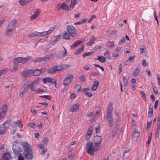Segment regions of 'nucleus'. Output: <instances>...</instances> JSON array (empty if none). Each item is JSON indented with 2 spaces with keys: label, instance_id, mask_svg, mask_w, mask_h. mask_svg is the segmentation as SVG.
<instances>
[{
  "label": "nucleus",
  "instance_id": "nucleus-4",
  "mask_svg": "<svg viewBox=\"0 0 160 160\" xmlns=\"http://www.w3.org/2000/svg\"><path fill=\"white\" fill-rule=\"evenodd\" d=\"M20 141H16L13 143L12 148L15 154H18L22 151V149L20 147Z\"/></svg>",
  "mask_w": 160,
  "mask_h": 160
},
{
  "label": "nucleus",
  "instance_id": "nucleus-12",
  "mask_svg": "<svg viewBox=\"0 0 160 160\" xmlns=\"http://www.w3.org/2000/svg\"><path fill=\"white\" fill-rule=\"evenodd\" d=\"M21 144L24 149V151H31L32 149L30 147V145L27 142H22Z\"/></svg>",
  "mask_w": 160,
  "mask_h": 160
},
{
  "label": "nucleus",
  "instance_id": "nucleus-59",
  "mask_svg": "<svg viewBox=\"0 0 160 160\" xmlns=\"http://www.w3.org/2000/svg\"><path fill=\"white\" fill-rule=\"evenodd\" d=\"M100 126L99 125H98L95 128V129L96 132L97 133H98L100 131Z\"/></svg>",
  "mask_w": 160,
  "mask_h": 160
},
{
  "label": "nucleus",
  "instance_id": "nucleus-42",
  "mask_svg": "<svg viewBox=\"0 0 160 160\" xmlns=\"http://www.w3.org/2000/svg\"><path fill=\"white\" fill-rule=\"evenodd\" d=\"M140 70V69L138 68H137L135 69L133 72V75L135 76H137Z\"/></svg>",
  "mask_w": 160,
  "mask_h": 160
},
{
  "label": "nucleus",
  "instance_id": "nucleus-55",
  "mask_svg": "<svg viewBox=\"0 0 160 160\" xmlns=\"http://www.w3.org/2000/svg\"><path fill=\"white\" fill-rule=\"evenodd\" d=\"M39 36H45L47 35L46 31L40 32H39Z\"/></svg>",
  "mask_w": 160,
  "mask_h": 160
},
{
  "label": "nucleus",
  "instance_id": "nucleus-15",
  "mask_svg": "<svg viewBox=\"0 0 160 160\" xmlns=\"http://www.w3.org/2000/svg\"><path fill=\"white\" fill-rule=\"evenodd\" d=\"M112 106V102H110L109 104L107 110V116H112V112L113 111Z\"/></svg>",
  "mask_w": 160,
  "mask_h": 160
},
{
  "label": "nucleus",
  "instance_id": "nucleus-33",
  "mask_svg": "<svg viewBox=\"0 0 160 160\" xmlns=\"http://www.w3.org/2000/svg\"><path fill=\"white\" fill-rule=\"evenodd\" d=\"M84 48V45H82L81 48L78 49L77 51L75 52V54L78 55L80 52L83 51Z\"/></svg>",
  "mask_w": 160,
  "mask_h": 160
},
{
  "label": "nucleus",
  "instance_id": "nucleus-51",
  "mask_svg": "<svg viewBox=\"0 0 160 160\" xmlns=\"http://www.w3.org/2000/svg\"><path fill=\"white\" fill-rule=\"evenodd\" d=\"M119 55V53L117 52H113L112 53V57L114 58L118 57Z\"/></svg>",
  "mask_w": 160,
  "mask_h": 160
},
{
  "label": "nucleus",
  "instance_id": "nucleus-26",
  "mask_svg": "<svg viewBox=\"0 0 160 160\" xmlns=\"http://www.w3.org/2000/svg\"><path fill=\"white\" fill-rule=\"evenodd\" d=\"M96 39V38L94 36H92L91 38L90 39V41L87 42L86 44L87 45L90 46L92 44H93L94 42V41Z\"/></svg>",
  "mask_w": 160,
  "mask_h": 160
},
{
  "label": "nucleus",
  "instance_id": "nucleus-64",
  "mask_svg": "<svg viewBox=\"0 0 160 160\" xmlns=\"http://www.w3.org/2000/svg\"><path fill=\"white\" fill-rule=\"evenodd\" d=\"M158 100H156L155 102V103L154 104V109H156L157 108V106L158 105Z\"/></svg>",
  "mask_w": 160,
  "mask_h": 160
},
{
  "label": "nucleus",
  "instance_id": "nucleus-18",
  "mask_svg": "<svg viewBox=\"0 0 160 160\" xmlns=\"http://www.w3.org/2000/svg\"><path fill=\"white\" fill-rule=\"evenodd\" d=\"M62 9L63 10H65L66 11H69L70 10V8L69 6L65 3H62L61 5L59 8L57 9V10H58L59 9Z\"/></svg>",
  "mask_w": 160,
  "mask_h": 160
},
{
  "label": "nucleus",
  "instance_id": "nucleus-56",
  "mask_svg": "<svg viewBox=\"0 0 160 160\" xmlns=\"http://www.w3.org/2000/svg\"><path fill=\"white\" fill-rule=\"evenodd\" d=\"M75 88L77 91H79L81 89V86L79 84H77L75 86Z\"/></svg>",
  "mask_w": 160,
  "mask_h": 160
},
{
  "label": "nucleus",
  "instance_id": "nucleus-28",
  "mask_svg": "<svg viewBox=\"0 0 160 160\" xmlns=\"http://www.w3.org/2000/svg\"><path fill=\"white\" fill-rule=\"evenodd\" d=\"M82 42V41L77 40L72 45L70 46L71 48L73 49L74 48L78 46Z\"/></svg>",
  "mask_w": 160,
  "mask_h": 160
},
{
  "label": "nucleus",
  "instance_id": "nucleus-13",
  "mask_svg": "<svg viewBox=\"0 0 160 160\" xmlns=\"http://www.w3.org/2000/svg\"><path fill=\"white\" fill-rule=\"evenodd\" d=\"M32 58V57L31 56H28L25 58H17L19 63H24L28 62L31 60Z\"/></svg>",
  "mask_w": 160,
  "mask_h": 160
},
{
  "label": "nucleus",
  "instance_id": "nucleus-5",
  "mask_svg": "<svg viewBox=\"0 0 160 160\" xmlns=\"http://www.w3.org/2000/svg\"><path fill=\"white\" fill-rule=\"evenodd\" d=\"M67 32L72 37H74L76 36L77 30L76 28L72 25H68L66 27Z\"/></svg>",
  "mask_w": 160,
  "mask_h": 160
},
{
  "label": "nucleus",
  "instance_id": "nucleus-20",
  "mask_svg": "<svg viewBox=\"0 0 160 160\" xmlns=\"http://www.w3.org/2000/svg\"><path fill=\"white\" fill-rule=\"evenodd\" d=\"M79 107V105L77 103L72 105L70 109V111L73 112H76L78 110Z\"/></svg>",
  "mask_w": 160,
  "mask_h": 160
},
{
  "label": "nucleus",
  "instance_id": "nucleus-23",
  "mask_svg": "<svg viewBox=\"0 0 160 160\" xmlns=\"http://www.w3.org/2000/svg\"><path fill=\"white\" fill-rule=\"evenodd\" d=\"M99 84V82L97 81H95L94 82L93 84L92 85V87L91 88V90L92 91L96 90Z\"/></svg>",
  "mask_w": 160,
  "mask_h": 160
},
{
  "label": "nucleus",
  "instance_id": "nucleus-52",
  "mask_svg": "<svg viewBox=\"0 0 160 160\" xmlns=\"http://www.w3.org/2000/svg\"><path fill=\"white\" fill-rule=\"evenodd\" d=\"M92 53V52H84L82 55L83 58H84L85 57L89 56V55L91 54Z\"/></svg>",
  "mask_w": 160,
  "mask_h": 160
},
{
  "label": "nucleus",
  "instance_id": "nucleus-47",
  "mask_svg": "<svg viewBox=\"0 0 160 160\" xmlns=\"http://www.w3.org/2000/svg\"><path fill=\"white\" fill-rule=\"evenodd\" d=\"M47 72L48 73L53 74L55 73L54 69L52 67V68L48 69L47 71Z\"/></svg>",
  "mask_w": 160,
  "mask_h": 160
},
{
  "label": "nucleus",
  "instance_id": "nucleus-21",
  "mask_svg": "<svg viewBox=\"0 0 160 160\" xmlns=\"http://www.w3.org/2000/svg\"><path fill=\"white\" fill-rule=\"evenodd\" d=\"M82 92L88 97H91L92 96V93L90 92V89L89 88H84Z\"/></svg>",
  "mask_w": 160,
  "mask_h": 160
},
{
  "label": "nucleus",
  "instance_id": "nucleus-24",
  "mask_svg": "<svg viewBox=\"0 0 160 160\" xmlns=\"http://www.w3.org/2000/svg\"><path fill=\"white\" fill-rule=\"evenodd\" d=\"M39 32L37 31H35L33 32L28 35V38H32L34 37L39 36Z\"/></svg>",
  "mask_w": 160,
  "mask_h": 160
},
{
  "label": "nucleus",
  "instance_id": "nucleus-38",
  "mask_svg": "<svg viewBox=\"0 0 160 160\" xmlns=\"http://www.w3.org/2000/svg\"><path fill=\"white\" fill-rule=\"evenodd\" d=\"M53 68L54 69V70L55 71V73L57 71H61L62 70V67L60 66H54L53 67Z\"/></svg>",
  "mask_w": 160,
  "mask_h": 160
},
{
  "label": "nucleus",
  "instance_id": "nucleus-14",
  "mask_svg": "<svg viewBox=\"0 0 160 160\" xmlns=\"http://www.w3.org/2000/svg\"><path fill=\"white\" fill-rule=\"evenodd\" d=\"M42 81L44 83H46L47 82L49 83H52L55 85V86H56L57 83L56 81L53 78H45L42 79Z\"/></svg>",
  "mask_w": 160,
  "mask_h": 160
},
{
  "label": "nucleus",
  "instance_id": "nucleus-58",
  "mask_svg": "<svg viewBox=\"0 0 160 160\" xmlns=\"http://www.w3.org/2000/svg\"><path fill=\"white\" fill-rule=\"evenodd\" d=\"M41 97L47 99L48 100H50L51 98V97L49 95H45L42 96H41Z\"/></svg>",
  "mask_w": 160,
  "mask_h": 160
},
{
  "label": "nucleus",
  "instance_id": "nucleus-32",
  "mask_svg": "<svg viewBox=\"0 0 160 160\" xmlns=\"http://www.w3.org/2000/svg\"><path fill=\"white\" fill-rule=\"evenodd\" d=\"M14 123L16 126L20 128H22L23 127V123L20 121L18 120L15 121L14 122Z\"/></svg>",
  "mask_w": 160,
  "mask_h": 160
},
{
  "label": "nucleus",
  "instance_id": "nucleus-6",
  "mask_svg": "<svg viewBox=\"0 0 160 160\" xmlns=\"http://www.w3.org/2000/svg\"><path fill=\"white\" fill-rule=\"evenodd\" d=\"M38 85V83L37 81H36L31 83L29 85V86L31 90L35 92H42V91L39 88L36 89V87Z\"/></svg>",
  "mask_w": 160,
  "mask_h": 160
},
{
  "label": "nucleus",
  "instance_id": "nucleus-19",
  "mask_svg": "<svg viewBox=\"0 0 160 160\" xmlns=\"http://www.w3.org/2000/svg\"><path fill=\"white\" fill-rule=\"evenodd\" d=\"M41 12V10L38 9H37L30 17V19L31 20H33L36 18Z\"/></svg>",
  "mask_w": 160,
  "mask_h": 160
},
{
  "label": "nucleus",
  "instance_id": "nucleus-39",
  "mask_svg": "<svg viewBox=\"0 0 160 160\" xmlns=\"http://www.w3.org/2000/svg\"><path fill=\"white\" fill-rule=\"evenodd\" d=\"M140 133L139 132L134 131L132 134V138H137L139 136Z\"/></svg>",
  "mask_w": 160,
  "mask_h": 160
},
{
  "label": "nucleus",
  "instance_id": "nucleus-17",
  "mask_svg": "<svg viewBox=\"0 0 160 160\" xmlns=\"http://www.w3.org/2000/svg\"><path fill=\"white\" fill-rule=\"evenodd\" d=\"M33 70H30L28 71H24L22 72L21 75L23 77H25L28 76H32Z\"/></svg>",
  "mask_w": 160,
  "mask_h": 160
},
{
  "label": "nucleus",
  "instance_id": "nucleus-37",
  "mask_svg": "<svg viewBox=\"0 0 160 160\" xmlns=\"http://www.w3.org/2000/svg\"><path fill=\"white\" fill-rule=\"evenodd\" d=\"M28 0H19V2L22 6H24L28 3Z\"/></svg>",
  "mask_w": 160,
  "mask_h": 160
},
{
  "label": "nucleus",
  "instance_id": "nucleus-40",
  "mask_svg": "<svg viewBox=\"0 0 160 160\" xmlns=\"http://www.w3.org/2000/svg\"><path fill=\"white\" fill-rule=\"evenodd\" d=\"M153 107L152 106V108H150V107L149 110H148V115L149 117H150L152 116V113H153V109H152Z\"/></svg>",
  "mask_w": 160,
  "mask_h": 160
},
{
  "label": "nucleus",
  "instance_id": "nucleus-25",
  "mask_svg": "<svg viewBox=\"0 0 160 160\" xmlns=\"http://www.w3.org/2000/svg\"><path fill=\"white\" fill-rule=\"evenodd\" d=\"M6 132V129L3 125H0V134L1 135L4 134Z\"/></svg>",
  "mask_w": 160,
  "mask_h": 160
},
{
  "label": "nucleus",
  "instance_id": "nucleus-29",
  "mask_svg": "<svg viewBox=\"0 0 160 160\" xmlns=\"http://www.w3.org/2000/svg\"><path fill=\"white\" fill-rule=\"evenodd\" d=\"M97 58H96L95 60H98L99 62L102 63H103L106 61L105 58L103 56H98Z\"/></svg>",
  "mask_w": 160,
  "mask_h": 160
},
{
  "label": "nucleus",
  "instance_id": "nucleus-44",
  "mask_svg": "<svg viewBox=\"0 0 160 160\" xmlns=\"http://www.w3.org/2000/svg\"><path fill=\"white\" fill-rule=\"evenodd\" d=\"M114 45V42H108L107 46L109 48H112Z\"/></svg>",
  "mask_w": 160,
  "mask_h": 160
},
{
  "label": "nucleus",
  "instance_id": "nucleus-22",
  "mask_svg": "<svg viewBox=\"0 0 160 160\" xmlns=\"http://www.w3.org/2000/svg\"><path fill=\"white\" fill-rule=\"evenodd\" d=\"M11 158L10 154L8 152H4L1 160H9Z\"/></svg>",
  "mask_w": 160,
  "mask_h": 160
},
{
  "label": "nucleus",
  "instance_id": "nucleus-27",
  "mask_svg": "<svg viewBox=\"0 0 160 160\" xmlns=\"http://www.w3.org/2000/svg\"><path fill=\"white\" fill-rule=\"evenodd\" d=\"M108 119V123L110 127H112L113 124V120L112 117V116H107Z\"/></svg>",
  "mask_w": 160,
  "mask_h": 160
},
{
  "label": "nucleus",
  "instance_id": "nucleus-46",
  "mask_svg": "<svg viewBox=\"0 0 160 160\" xmlns=\"http://www.w3.org/2000/svg\"><path fill=\"white\" fill-rule=\"evenodd\" d=\"M152 133L150 134V136L148 137V139L146 143L147 146H148L151 140Z\"/></svg>",
  "mask_w": 160,
  "mask_h": 160
},
{
  "label": "nucleus",
  "instance_id": "nucleus-8",
  "mask_svg": "<svg viewBox=\"0 0 160 160\" xmlns=\"http://www.w3.org/2000/svg\"><path fill=\"white\" fill-rule=\"evenodd\" d=\"M23 156L27 160H32L33 158V153L32 150L24 152Z\"/></svg>",
  "mask_w": 160,
  "mask_h": 160
},
{
  "label": "nucleus",
  "instance_id": "nucleus-1",
  "mask_svg": "<svg viewBox=\"0 0 160 160\" xmlns=\"http://www.w3.org/2000/svg\"><path fill=\"white\" fill-rule=\"evenodd\" d=\"M102 141V137L100 136H96L94 138V142H88L86 144V149L87 153L93 156L94 152L98 151L100 148V143Z\"/></svg>",
  "mask_w": 160,
  "mask_h": 160
},
{
  "label": "nucleus",
  "instance_id": "nucleus-60",
  "mask_svg": "<svg viewBox=\"0 0 160 160\" xmlns=\"http://www.w3.org/2000/svg\"><path fill=\"white\" fill-rule=\"evenodd\" d=\"M123 81L124 85L126 86L127 84V81L125 76H123Z\"/></svg>",
  "mask_w": 160,
  "mask_h": 160
},
{
  "label": "nucleus",
  "instance_id": "nucleus-41",
  "mask_svg": "<svg viewBox=\"0 0 160 160\" xmlns=\"http://www.w3.org/2000/svg\"><path fill=\"white\" fill-rule=\"evenodd\" d=\"M54 30V27H51L49 28L48 31H46L47 35L50 34Z\"/></svg>",
  "mask_w": 160,
  "mask_h": 160
},
{
  "label": "nucleus",
  "instance_id": "nucleus-48",
  "mask_svg": "<svg viewBox=\"0 0 160 160\" xmlns=\"http://www.w3.org/2000/svg\"><path fill=\"white\" fill-rule=\"evenodd\" d=\"M79 78L82 82H84L85 81V77L84 75H82L79 76Z\"/></svg>",
  "mask_w": 160,
  "mask_h": 160
},
{
  "label": "nucleus",
  "instance_id": "nucleus-54",
  "mask_svg": "<svg viewBox=\"0 0 160 160\" xmlns=\"http://www.w3.org/2000/svg\"><path fill=\"white\" fill-rule=\"evenodd\" d=\"M140 93L142 95V98L145 100V99H146V97L144 92L143 91H140Z\"/></svg>",
  "mask_w": 160,
  "mask_h": 160
},
{
  "label": "nucleus",
  "instance_id": "nucleus-50",
  "mask_svg": "<svg viewBox=\"0 0 160 160\" xmlns=\"http://www.w3.org/2000/svg\"><path fill=\"white\" fill-rule=\"evenodd\" d=\"M8 69L6 68L1 70L0 71V76L2 74L5 73L8 71Z\"/></svg>",
  "mask_w": 160,
  "mask_h": 160
},
{
  "label": "nucleus",
  "instance_id": "nucleus-31",
  "mask_svg": "<svg viewBox=\"0 0 160 160\" xmlns=\"http://www.w3.org/2000/svg\"><path fill=\"white\" fill-rule=\"evenodd\" d=\"M115 118V123H116V124H118L120 121V118L118 114L116 113L114 115Z\"/></svg>",
  "mask_w": 160,
  "mask_h": 160
},
{
  "label": "nucleus",
  "instance_id": "nucleus-30",
  "mask_svg": "<svg viewBox=\"0 0 160 160\" xmlns=\"http://www.w3.org/2000/svg\"><path fill=\"white\" fill-rule=\"evenodd\" d=\"M78 0H71V4L70 5V8H71V9H72L75 5L78 4Z\"/></svg>",
  "mask_w": 160,
  "mask_h": 160
},
{
  "label": "nucleus",
  "instance_id": "nucleus-62",
  "mask_svg": "<svg viewBox=\"0 0 160 160\" xmlns=\"http://www.w3.org/2000/svg\"><path fill=\"white\" fill-rule=\"evenodd\" d=\"M122 48V47H120V46L117 47L115 49V51L116 52H119L121 51V50Z\"/></svg>",
  "mask_w": 160,
  "mask_h": 160
},
{
  "label": "nucleus",
  "instance_id": "nucleus-36",
  "mask_svg": "<svg viewBox=\"0 0 160 160\" xmlns=\"http://www.w3.org/2000/svg\"><path fill=\"white\" fill-rule=\"evenodd\" d=\"M32 76H38L41 74L39 69H35L34 70H33Z\"/></svg>",
  "mask_w": 160,
  "mask_h": 160
},
{
  "label": "nucleus",
  "instance_id": "nucleus-7",
  "mask_svg": "<svg viewBox=\"0 0 160 160\" xmlns=\"http://www.w3.org/2000/svg\"><path fill=\"white\" fill-rule=\"evenodd\" d=\"M29 88V85L27 83L24 84L21 88L20 92L19 93V97L22 98L24 94L26 93Z\"/></svg>",
  "mask_w": 160,
  "mask_h": 160
},
{
  "label": "nucleus",
  "instance_id": "nucleus-10",
  "mask_svg": "<svg viewBox=\"0 0 160 160\" xmlns=\"http://www.w3.org/2000/svg\"><path fill=\"white\" fill-rule=\"evenodd\" d=\"M38 147L39 148V152L40 154L44 155L45 153L47 151V148L45 147L44 144L39 143L38 144Z\"/></svg>",
  "mask_w": 160,
  "mask_h": 160
},
{
  "label": "nucleus",
  "instance_id": "nucleus-61",
  "mask_svg": "<svg viewBox=\"0 0 160 160\" xmlns=\"http://www.w3.org/2000/svg\"><path fill=\"white\" fill-rule=\"evenodd\" d=\"M24 158L23 156L21 154H19L18 157V160H24Z\"/></svg>",
  "mask_w": 160,
  "mask_h": 160
},
{
  "label": "nucleus",
  "instance_id": "nucleus-3",
  "mask_svg": "<svg viewBox=\"0 0 160 160\" xmlns=\"http://www.w3.org/2000/svg\"><path fill=\"white\" fill-rule=\"evenodd\" d=\"M73 78V75L72 74H70L64 78L63 82L64 88L61 90L62 92H64L65 90H67L68 89Z\"/></svg>",
  "mask_w": 160,
  "mask_h": 160
},
{
  "label": "nucleus",
  "instance_id": "nucleus-53",
  "mask_svg": "<svg viewBox=\"0 0 160 160\" xmlns=\"http://www.w3.org/2000/svg\"><path fill=\"white\" fill-rule=\"evenodd\" d=\"M2 125H3L4 126V127L6 129L9 127L10 126L9 124L6 122H5Z\"/></svg>",
  "mask_w": 160,
  "mask_h": 160
},
{
  "label": "nucleus",
  "instance_id": "nucleus-45",
  "mask_svg": "<svg viewBox=\"0 0 160 160\" xmlns=\"http://www.w3.org/2000/svg\"><path fill=\"white\" fill-rule=\"evenodd\" d=\"M13 65L18 66L19 61L17 58H15L13 60Z\"/></svg>",
  "mask_w": 160,
  "mask_h": 160
},
{
  "label": "nucleus",
  "instance_id": "nucleus-57",
  "mask_svg": "<svg viewBox=\"0 0 160 160\" xmlns=\"http://www.w3.org/2000/svg\"><path fill=\"white\" fill-rule=\"evenodd\" d=\"M142 64L144 66H146L148 65L146 60L144 59L142 60Z\"/></svg>",
  "mask_w": 160,
  "mask_h": 160
},
{
  "label": "nucleus",
  "instance_id": "nucleus-16",
  "mask_svg": "<svg viewBox=\"0 0 160 160\" xmlns=\"http://www.w3.org/2000/svg\"><path fill=\"white\" fill-rule=\"evenodd\" d=\"M93 130V127L91 125L88 130L86 136V139L88 140L90 139Z\"/></svg>",
  "mask_w": 160,
  "mask_h": 160
},
{
  "label": "nucleus",
  "instance_id": "nucleus-11",
  "mask_svg": "<svg viewBox=\"0 0 160 160\" xmlns=\"http://www.w3.org/2000/svg\"><path fill=\"white\" fill-rule=\"evenodd\" d=\"M51 58V55H46L44 57H39L36 59L35 62H47Z\"/></svg>",
  "mask_w": 160,
  "mask_h": 160
},
{
  "label": "nucleus",
  "instance_id": "nucleus-9",
  "mask_svg": "<svg viewBox=\"0 0 160 160\" xmlns=\"http://www.w3.org/2000/svg\"><path fill=\"white\" fill-rule=\"evenodd\" d=\"M8 108L6 105H4L0 109V120L4 118L7 112Z\"/></svg>",
  "mask_w": 160,
  "mask_h": 160
},
{
  "label": "nucleus",
  "instance_id": "nucleus-35",
  "mask_svg": "<svg viewBox=\"0 0 160 160\" xmlns=\"http://www.w3.org/2000/svg\"><path fill=\"white\" fill-rule=\"evenodd\" d=\"M104 55L108 59H111V56H110V52L108 50H107L104 53Z\"/></svg>",
  "mask_w": 160,
  "mask_h": 160
},
{
  "label": "nucleus",
  "instance_id": "nucleus-63",
  "mask_svg": "<svg viewBox=\"0 0 160 160\" xmlns=\"http://www.w3.org/2000/svg\"><path fill=\"white\" fill-rule=\"evenodd\" d=\"M28 126L31 128H34L35 126H36V125L33 123H30L28 124Z\"/></svg>",
  "mask_w": 160,
  "mask_h": 160
},
{
  "label": "nucleus",
  "instance_id": "nucleus-49",
  "mask_svg": "<svg viewBox=\"0 0 160 160\" xmlns=\"http://www.w3.org/2000/svg\"><path fill=\"white\" fill-rule=\"evenodd\" d=\"M134 56H130L129 57V58L127 60L126 62H128L130 61L131 62H132V61H133V59L134 58Z\"/></svg>",
  "mask_w": 160,
  "mask_h": 160
},
{
  "label": "nucleus",
  "instance_id": "nucleus-2",
  "mask_svg": "<svg viewBox=\"0 0 160 160\" xmlns=\"http://www.w3.org/2000/svg\"><path fill=\"white\" fill-rule=\"evenodd\" d=\"M17 22V19H14L9 23L5 32V34L7 36L10 37L12 35V32L16 25Z\"/></svg>",
  "mask_w": 160,
  "mask_h": 160
},
{
  "label": "nucleus",
  "instance_id": "nucleus-34",
  "mask_svg": "<svg viewBox=\"0 0 160 160\" xmlns=\"http://www.w3.org/2000/svg\"><path fill=\"white\" fill-rule=\"evenodd\" d=\"M70 35L67 32H64L62 37L65 39L68 40L70 39Z\"/></svg>",
  "mask_w": 160,
  "mask_h": 160
},
{
  "label": "nucleus",
  "instance_id": "nucleus-43",
  "mask_svg": "<svg viewBox=\"0 0 160 160\" xmlns=\"http://www.w3.org/2000/svg\"><path fill=\"white\" fill-rule=\"evenodd\" d=\"M48 141L47 138H44L41 144L46 145L48 144Z\"/></svg>",
  "mask_w": 160,
  "mask_h": 160
}]
</instances>
